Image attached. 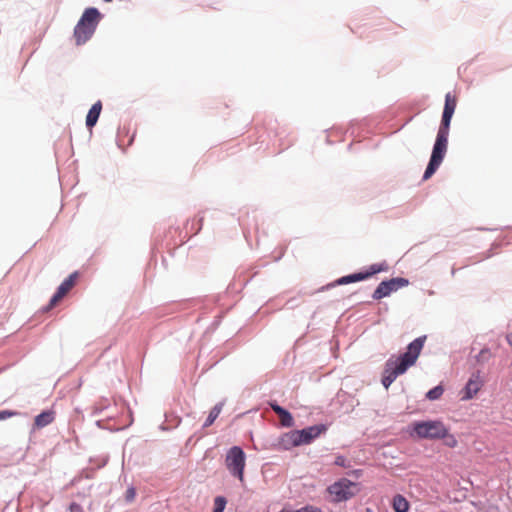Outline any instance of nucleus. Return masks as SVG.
I'll return each mask as SVG.
<instances>
[{"label":"nucleus","mask_w":512,"mask_h":512,"mask_svg":"<svg viewBox=\"0 0 512 512\" xmlns=\"http://www.w3.org/2000/svg\"><path fill=\"white\" fill-rule=\"evenodd\" d=\"M425 340L426 336L416 338L408 345L407 351L404 354L398 357L392 356L387 360L382 377V384L386 389L389 388L399 375L404 374L409 367L416 363Z\"/></svg>","instance_id":"1"},{"label":"nucleus","mask_w":512,"mask_h":512,"mask_svg":"<svg viewBox=\"0 0 512 512\" xmlns=\"http://www.w3.org/2000/svg\"><path fill=\"white\" fill-rule=\"evenodd\" d=\"M100 13L96 8H88L74 28V38L77 45L87 42L95 32Z\"/></svg>","instance_id":"2"},{"label":"nucleus","mask_w":512,"mask_h":512,"mask_svg":"<svg viewBox=\"0 0 512 512\" xmlns=\"http://www.w3.org/2000/svg\"><path fill=\"white\" fill-rule=\"evenodd\" d=\"M412 427L420 439L440 440L447 434V426L440 420L418 421Z\"/></svg>","instance_id":"3"},{"label":"nucleus","mask_w":512,"mask_h":512,"mask_svg":"<svg viewBox=\"0 0 512 512\" xmlns=\"http://www.w3.org/2000/svg\"><path fill=\"white\" fill-rule=\"evenodd\" d=\"M447 145L448 135L437 133L432 155L423 175L424 180L429 179L441 165L447 151Z\"/></svg>","instance_id":"4"},{"label":"nucleus","mask_w":512,"mask_h":512,"mask_svg":"<svg viewBox=\"0 0 512 512\" xmlns=\"http://www.w3.org/2000/svg\"><path fill=\"white\" fill-rule=\"evenodd\" d=\"M328 492L335 502L347 501L358 492V485L346 478H342L328 487Z\"/></svg>","instance_id":"5"},{"label":"nucleus","mask_w":512,"mask_h":512,"mask_svg":"<svg viewBox=\"0 0 512 512\" xmlns=\"http://www.w3.org/2000/svg\"><path fill=\"white\" fill-rule=\"evenodd\" d=\"M226 467L229 472L241 482L244 480L245 453L238 447H232L226 455Z\"/></svg>","instance_id":"6"},{"label":"nucleus","mask_w":512,"mask_h":512,"mask_svg":"<svg viewBox=\"0 0 512 512\" xmlns=\"http://www.w3.org/2000/svg\"><path fill=\"white\" fill-rule=\"evenodd\" d=\"M408 284L409 281L402 277L392 278L388 281H382L375 289L372 297L375 300H380L389 296L392 292L407 286Z\"/></svg>","instance_id":"7"},{"label":"nucleus","mask_w":512,"mask_h":512,"mask_svg":"<svg viewBox=\"0 0 512 512\" xmlns=\"http://www.w3.org/2000/svg\"><path fill=\"white\" fill-rule=\"evenodd\" d=\"M78 278V272H74L67 279H65L58 287L56 293L50 299L46 311L53 309L58 303L68 294V292L74 287Z\"/></svg>","instance_id":"8"},{"label":"nucleus","mask_w":512,"mask_h":512,"mask_svg":"<svg viewBox=\"0 0 512 512\" xmlns=\"http://www.w3.org/2000/svg\"><path fill=\"white\" fill-rule=\"evenodd\" d=\"M327 426L325 424H318L309 426L302 430H296L298 441L301 445H308L315 439H317L321 434H324L327 431Z\"/></svg>","instance_id":"9"},{"label":"nucleus","mask_w":512,"mask_h":512,"mask_svg":"<svg viewBox=\"0 0 512 512\" xmlns=\"http://www.w3.org/2000/svg\"><path fill=\"white\" fill-rule=\"evenodd\" d=\"M381 270H382V268L380 266L374 264L370 267V271L365 272V273H362V272L355 273V274L341 277L340 279H338L336 281V284L345 285V284H349V283H353V282H357V281H362V280L369 278L373 274L380 272Z\"/></svg>","instance_id":"10"},{"label":"nucleus","mask_w":512,"mask_h":512,"mask_svg":"<svg viewBox=\"0 0 512 512\" xmlns=\"http://www.w3.org/2000/svg\"><path fill=\"white\" fill-rule=\"evenodd\" d=\"M275 446L277 447V449L280 450H290L294 447L300 446L296 430H291L289 432L283 433L278 438Z\"/></svg>","instance_id":"11"},{"label":"nucleus","mask_w":512,"mask_h":512,"mask_svg":"<svg viewBox=\"0 0 512 512\" xmlns=\"http://www.w3.org/2000/svg\"><path fill=\"white\" fill-rule=\"evenodd\" d=\"M482 387V381L479 375H473L467 382L464 389L462 400L472 399Z\"/></svg>","instance_id":"12"},{"label":"nucleus","mask_w":512,"mask_h":512,"mask_svg":"<svg viewBox=\"0 0 512 512\" xmlns=\"http://www.w3.org/2000/svg\"><path fill=\"white\" fill-rule=\"evenodd\" d=\"M55 419V412L52 410H47L39 415H37L34 419V427L37 429H41L51 424Z\"/></svg>","instance_id":"13"},{"label":"nucleus","mask_w":512,"mask_h":512,"mask_svg":"<svg viewBox=\"0 0 512 512\" xmlns=\"http://www.w3.org/2000/svg\"><path fill=\"white\" fill-rule=\"evenodd\" d=\"M101 110V101H97L95 104L92 105L86 117V125L88 128H92L97 123Z\"/></svg>","instance_id":"14"},{"label":"nucleus","mask_w":512,"mask_h":512,"mask_svg":"<svg viewBox=\"0 0 512 512\" xmlns=\"http://www.w3.org/2000/svg\"><path fill=\"white\" fill-rule=\"evenodd\" d=\"M392 506L395 512H408L410 508L407 499L400 494L393 497Z\"/></svg>","instance_id":"15"},{"label":"nucleus","mask_w":512,"mask_h":512,"mask_svg":"<svg viewBox=\"0 0 512 512\" xmlns=\"http://www.w3.org/2000/svg\"><path fill=\"white\" fill-rule=\"evenodd\" d=\"M453 114L454 111H450L448 109L443 110L442 121L438 130V134L443 133L444 135H449V127Z\"/></svg>","instance_id":"16"},{"label":"nucleus","mask_w":512,"mask_h":512,"mask_svg":"<svg viewBox=\"0 0 512 512\" xmlns=\"http://www.w3.org/2000/svg\"><path fill=\"white\" fill-rule=\"evenodd\" d=\"M453 114L454 111H450L448 109L443 110L442 121L438 130V134L443 133L444 135H449V127Z\"/></svg>","instance_id":"17"},{"label":"nucleus","mask_w":512,"mask_h":512,"mask_svg":"<svg viewBox=\"0 0 512 512\" xmlns=\"http://www.w3.org/2000/svg\"><path fill=\"white\" fill-rule=\"evenodd\" d=\"M222 407H223V404L222 403H219V404H216L210 411L203 427L204 428H207L209 426H211L214 421L217 419V417L219 416V414L221 413L222 411Z\"/></svg>","instance_id":"18"},{"label":"nucleus","mask_w":512,"mask_h":512,"mask_svg":"<svg viewBox=\"0 0 512 512\" xmlns=\"http://www.w3.org/2000/svg\"><path fill=\"white\" fill-rule=\"evenodd\" d=\"M278 416L280 418V423L282 426L292 427L294 425L293 417L291 413L286 409L283 412H281Z\"/></svg>","instance_id":"19"},{"label":"nucleus","mask_w":512,"mask_h":512,"mask_svg":"<svg viewBox=\"0 0 512 512\" xmlns=\"http://www.w3.org/2000/svg\"><path fill=\"white\" fill-rule=\"evenodd\" d=\"M444 389L441 385H438L431 390H429L426 394V397L433 401L439 399L443 395Z\"/></svg>","instance_id":"20"},{"label":"nucleus","mask_w":512,"mask_h":512,"mask_svg":"<svg viewBox=\"0 0 512 512\" xmlns=\"http://www.w3.org/2000/svg\"><path fill=\"white\" fill-rule=\"evenodd\" d=\"M441 439H443L444 444L450 448H455L458 445L457 439L455 438L454 435L450 434L448 427L446 436L442 437Z\"/></svg>","instance_id":"21"},{"label":"nucleus","mask_w":512,"mask_h":512,"mask_svg":"<svg viewBox=\"0 0 512 512\" xmlns=\"http://www.w3.org/2000/svg\"><path fill=\"white\" fill-rule=\"evenodd\" d=\"M226 499L222 496H217L214 499V509L213 512H223L226 506Z\"/></svg>","instance_id":"22"},{"label":"nucleus","mask_w":512,"mask_h":512,"mask_svg":"<svg viewBox=\"0 0 512 512\" xmlns=\"http://www.w3.org/2000/svg\"><path fill=\"white\" fill-rule=\"evenodd\" d=\"M444 109H448L450 111H454L456 109V98L452 96L450 93H447L445 96V105Z\"/></svg>","instance_id":"23"},{"label":"nucleus","mask_w":512,"mask_h":512,"mask_svg":"<svg viewBox=\"0 0 512 512\" xmlns=\"http://www.w3.org/2000/svg\"><path fill=\"white\" fill-rule=\"evenodd\" d=\"M16 415H18V413L16 411H8V410L0 411V420H4L7 418L16 416Z\"/></svg>","instance_id":"24"},{"label":"nucleus","mask_w":512,"mask_h":512,"mask_svg":"<svg viewBox=\"0 0 512 512\" xmlns=\"http://www.w3.org/2000/svg\"><path fill=\"white\" fill-rule=\"evenodd\" d=\"M270 407L277 415H279L281 412H283L285 410L283 407L279 406L277 403H270Z\"/></svg>","instance_id":"25"},{"label":"nucleus","mask_w":512,"mask_h":512,"mask_svg":"<svg viewBox=\"0 0 512 512\" xmlns=\"http://www.w3.org/2000/svg\"><path fill=\"white\" fill-rule=\"evenodd\" d=\"M346 463V459L343 456H337L335 459V465L344 467Z\"/></svg>","instance_id":"26"},{"label":"nucleus","mask_w":512,"mask_h":512,"mask_svg":"<svg viewBox=\"0 0 512 512\" xmlns=\"http://www.w3.org/2000/svg\"><path fill=\"white\" fill-rule=\"evenodd\" d=\"M304 512H322V510L318 507L308 505L304 507Z\"/></svg>","instance_id":"27"},{"label":"nucleus","mask_w":512,"mask_h":512,"mask_svg":"<svg viewBox=\"0 0 512 512\" xmlns=\"http://www.w3.org/2000/svg\"><path fill=\"white\" fill-rule=\"evenodd\" d=\"M134 495H135V491H134V489H129V490L127 491V499H129V500L133 499V498H134Z\"/></svg>","instance_id":"28"},{"label":"nucleus","mask_w":512,"mask_h":512,"mask_svg":"<svg viewBox=\"0 0 512 512\" xmlns=\"http://www.w3.org/2000/svg\"><path fill=\"white\" fill-rule=\"evenodd\" d=\"M507 341H508V343L512 346V334H509V335L507 336Z\"/></svg>","instance_id":"29"},{"label":"nucleus","mask_w":512,"mask_h":512,"mask_svg":"<svg viewBox=\"0 0 512 512\" xmlns=\"http://www.w3.org/2000/svg\"><path fill=\"white\" fill-rule=\"evenodd\" d=\"M290 512H304V507L297 510H290Z\"/></svg>","instance_id":"30"},{"label":"nucleus","mask_w":512,"mask_h":512,"mask_svg":"<svg viewBox=\"0 0 512 512\" xmlns=\"http://www.w3.org/2000/svg\"><path fill=\"white\" fill-rule=\"evenodd\" d=\"M105 2H111L112 0H104Z\"/></svg>","instance_id":"31"}]
</instances>
